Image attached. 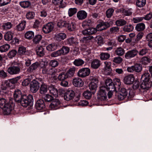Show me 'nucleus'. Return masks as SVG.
<instances>
[{
    "mask_svg": "<svg viewBox=\"0 0 152 152\" xmlns=\"http://www.w3.org/2000/svg\"><path fill=\"white\" fill-rule=\"evenodd\" d=\"M22 66L23 65L21 63H15L8 68L7 72L10 75L19 74Z\"/></svg>",
    "mask_w": 152,
    "mask_h": 152,
    "instance_id": "obj_1",
    "label": "nucleus"
},
{
    "mask_svg": "<svg viewBox=\"0 0 152 152\" xmlns=\"http://www.w3.org/2000/svg\"><path fill=\"white\" fill-rule=\"evenodd\" d=\"M33 101V98L32 95L29 94L28 96L23 95L18 103H20L22 106L24 107H27Z\"/></svg>",
    "mask_w": 152,
    "mask_h": 152,
    "instance_id": "obj_2",
    "label": "nucleus"
},
{
    "mask_svg": "<svg viewBox=\"0 0 152 152\" xmlns=\"http://www.w3.org/2000/svg\"><path fill=\"white\" fill-rule=\"evenodd\" d=\"M107 88L105 86H102L99 88L98 93V98L101 101H105L107 98Z\"/></svg>",
    "mask_w": 152,
    "mask_h": 152,
    "instance_id": "obj_3",
    "label": "nucleus"
},
{
    "mask_svg": "<svg viewBox=\"0 0 152 152\" xmlns=\"http://www.w3.org/2000/svg\"><path fill=\"white\" fill-rule=\"evenodd\" d=\"M14 105V103L12 100L10 99L9 101V102L7 103L6 106L2 108L4 114L8 115L10 114L13 108Z\"/></svg>",
    "mask_w": 152,
    "mask_h": 152,
    "instance_id": "obj_4",
    "label": "nucleus"
},
{
    "mask_svg": "<svg viewBox=\"0 0 152 152\" xmlns=\"http://www.w3.org/2000/svg\"><path fill=\"white\" fill-rule=\"evenodd\" d=\"M90 73V69L88 68H83L78 72L77 75L81 77H84L88 76Z\"/></svg>",
    "mask_w": 152,
    "mask_h": 152,
    "instance_id": "obj_5",
    "label": "nucleus"
},
{
    "mask_svg": "<svg viewBox=\"0 0 152 152\" xmlns=\"http://www.w3.org/2000/svg\"><path fill=\"white\" fill-rule=\"evenodd\" d=\"M98 84V80L96 77H94L91 80V83L89 84V88L91 90H93V93H95Z\"/></svg>",
    "mask_w": 152,
    "mask_h": 152,
    "instance_id": "obj_6",
    "label": "nucleus"
},
{
    "mask_svg": "<svg viewBox=\"0 0 152 152\" xmlns=\"http://www.w3.org/2000/svg\"><path fill=\"white\" fill-rule=\"evenodd\" d=\"M61 106V102L58 99H53L49 105V107L52 110H56L60 108Z\"/></svg>",
    "mask_w": 152,
    "mask_h": 152,
    "instance_id": "obj_7",
    "label": "nucleus"
},
{
    "mask_svg": "<svg viewBox=\"0 0 152 152\" xmlns=\"http://www.w3.org/2000/svg\"><path fill=\"white\" fill-rule=\"evenodd\" d=\"M138 53V50L136 49H134L127 51L125 53V57L127 59H130L137 56Z\"/></svg>",
    "mask_w": 152,
    "mask_h": 152,
    "instance_id": "obj_8",
    "label": "nucleus"
},
{
    "mask_svg": "<svg viewBox=\"0 0 152 152\" xmlns=\"http://www.w3.org/2000/svg\"><path fill=\"white\" fill-rule=\"evenodd\" d=\"M39 87V85L38 82L33 80L30 85V90L32 93H35L38 91Z\"/></svg>",
    "mask_w": 152,
    "mask_h": 152,
    "instance_id": "obj_9",
    "label": "nucleus"
},
{
    "mask_svg": "<svg viewBox=\"0 0 152 152\" xmlns=\"http://www.w3.org/2000/svg\"><path fill=\"white\" fill-rule=\"evenodd\" d=\"M54 26V24L53 23H48L43 27L42 31L45 34L49 33L52 31Z\"/></svg>",
    "mask_w": 152,
    "mask_h": 152,
    "instance_id": "obj_10",
    "label": "nucleus"
},
{
    "mask_svg": "<svg viewBox=\"0 0 152 152\" xmlns=\"http://www.w3.org/2000/svg\"><path fill=\"white\" fill-rule=\"evenodd\" d=\"M45 105L43 100L39 99L37 100L35 104L36 109L39 111L45 110Z\"/></svg>",
    "mask_w": 152,
    "mask_h": 152,
    "instance_id": "obj_11",
    "label": "nucleus"
},
{
    "mask_svg": "<svg viewBox=\"0 0 152 152\" xmlns=\"http://www.w3.org/2000/svg\"><path fill=\"white\" fill-rule=\"evenodd\" d=\"M75 95L74 91L72 90L67 91L64 95V98L67 101H69L73 98Z\"/></svg>",
    "mask_w": 152,
    "mask_h": 152,
    "instance_id": "obj_12",
    "label": "nucleus"
},
{
    "mask_svg": "<svg viewBox=\"0 0 152 152\" xmlns=\"http://www.w3.org/2000/svg\"><path fill=\"white\" fill-rule=\"evenodd\" d=\"M134 78L133 74H130L125 76L124 79V81L125 84H132L134 81Z\"/></svg>",
    "mask_w": 152,
    "mask_h": 152,
    "instance_id": "obj_13",
    "label": "nucleus"
},
{
    "mask_svg": "<svg viewBox=\"0 0 152 152\" xmlns=\"http://www.w3.org/2000/svg\"><path fill=\"white\" fill-rule=\"evenodd\" d=\"M97 28H90L88 29L83 30L82 33L84 35H92L96 33L98 31Z\"/></svg>",
    "mask_w": 152,
    "mask_h": 152,
    "instance_id": "obj_14",
    "label": "nucleus"
},
{
    "mask_svg": "<svg viewBox=\"0 0 152 152\" xmlns=\"http://www.w3.org/2000/svg\"><path fill=\"white\" fill-rule=\"evenodd\" d=\"M110 26L109 23L107 22H102L97 25L96 28H98V31H101L106 29Z\"/></svg>",
    "mask_w": 152,
    "mask_h": 152,
    "instance_id": "obj_15",
    "label": "nucleus"
},
{
    "mask_svg": "<svg viewBox=\"0 0 152 152\" xmlns=\"http://www.w3.org/2000/svg\"><path fill=\"white\" fill-rule=\"evenodd\" d=\"M104 71L105 74L109 75L111 73L112 69L111 67V63L109 61H105L104 62Z\"/></svg>",
    "mask_w": 152,
    "mask_h": 152,
    "instance_id": "obj_16",
    "label": "nucleus"
},
{
    "mask_svg": "<svg viewBox=\"0 0 152 152\" xmlns=\"http://www.w3.org/2000/svg\"><path fill=\"white\" fill-rule=\"evenodd\" d=\"M105 86L107 90H110V89H113L112 91H115L114 86L113 85L112 80L110 78L107 79L105 81Z\"/></svg>",
    "mask_w": 152,
    "mask_h": 152,
    "instance_id": "obj_17",
    "label": "nucleus"
},
{
    "mask_svg": "<svg viewBox=\"0 0 152 152\" xmlns=\"http://www.w3.org/2000/svg\"><path fill=\"white\" fill-rule=\"evenodd\" d=\"M105 86L107 90H110V89H113L112 91H115L114 86L113 85L112 80L110 78L107 79L105 81Z\"/></svg>",
    "mask_w": 152,
    "mask_h": 152,
    "instance_id": "obj_18",
    "label": "nucleus"
},
{
    "mask_svg": "<svg viewBox=\"0 0 152 152\" xmlns=\"http://www.w3.org/2000/svg\"><path fill=\"white\" fill-rule=\"evenodd\" d=\"M73 84L77 87H81L83 85V82L82 80L79 77H76L72 80Z\"/></svg>",
    "mask_w": 152,
    "mask_h": 152,
    "instance_id": "obj_19",
    "label": "nucleus"
},
{
    "mask_svg": "<svg viewBox=\"0 0 152 152\" xmlns=\"http://www.w3.org/2000/svg\"><path fill=\"white\" fill-rule=\"evenodd\" d=\"M151 86L152 83L149 80H143L141 84L140 87L143 89L148 90Z\"/></svg>",
    "mask_w": 152,
    "mask_h": 152,
    "instance_id": "obj_20",
    "label": "nucleus"
},
{
    "mask_svg": "<svg viewBox=\"0 0 152 152\" xmlns=\"http://www.w3.org/2000/svg\"><path fill=\"white\" fill-rule=\"evenodd\" d=\"M42 71L43 74H46L50 75H54L56 73L55 69L52 68H44Z\"/></svg>",
    "mask_w": 152,
    "mask_h": 152,
    "instance_id": "obj_21",
    "label": "nucleus"
},
{
    "mask_svg": "<svg viewBox=\"0 0 152 152\" xmlns=\"http://www.w3.org/2000/svg\"><path fill=\"white\" fill-rule=\"evenodd\" d=\"M52 3L55 5L58 6L59 8H64L66 6V4L63 0H52Z\"/></svg>",
    "mask_w": 152,
    "mask_h": 152,
    "instance_id": "obj_22",
    "label": "nucleus"
},
{
    "mask_svg": "<svg viewBox=\"0 0 152 152\" xmlns=\"http://www.w3.org/2000/svg\"><path fill=\"white\" fill-rule=\"evenodd\" d=\"M23 95H21V93L19 90H15L14 94V97L15 101L19 102L22 97Z\"/></svg>",
    "mask_w": 152,
    "mask_h": 152,
    "instance_id": "obj_23",
    "label": "nucleus"
},
{
    "mask_svg": "<svg viewBox=\"0 0 152 152\" xmlns=\"http://www.w3.org/2000/svg\"><path fill=\"white\" fill-rule=\"evenodd\" d=\"M58 43H54L50 44L46 47L47 49L49 51H53L56 50L58 48L60 47Z\"/></svg>",
    "mask_w": 152,
    "mask_h": 152,
    "instance_id": "obj_24",
    "label": "nucleus"
},
{
    "mask_svg": "<svg viewBox=\"0 0 152 152\" xmlns=\"http://www.w3.org/2000/svg\"><path fill=\"white\" fill-rule=\"evenodd\" d=\"M1 88L3 90H6L8 88H12L13 86L10 83L9 80H5L2 83Z\"/></svg>",
    "mask_w": 152,
    "mask_h": 152,
    "instance_id": "obj_25",
    "label": "nucleus"
},
{
    "mask_svg": "<svg viewBox=\"0 0 152 152\" xmlns=\"http://www.w3.org/2000/svg\"><path fill=\"white\" fill-rule=\"evenodd\" d=\"M77 16L79 20H83L87 17V14L85 11L82 10L79 11L77 12Z\"/></svg>",
    "mask_w": 152,
    "mask_h": 152,
    "instance_id": "obj_26",
    "label": "nucleus"
},
{
    "mask_svg": "<svg viewBox=\"0 0 152 152\" xmlns=\"http://www.w3.org/2000/svg\"><path fill=\"white\" fill-rule=\"evenodd\" d=\"M66 43L67 44L70 45H74L77 44L78 42L76 38L71 37L66 40Z\"/></svg>",
    "mask_w": 152,
    "mask_h": 152,
    "instance_id": "obj_27",
    "label": "nucleus"
},
{
    "mask_svg": "<svg viewBox=\"0 0 152 152\" xmlns=\"http://www.w3.org/2000/svg\"><path fill=\"white\" fill-rule=\"evenodd\" d=\"M66 37V34L63 33H60L57 34L55 35L56 39L58 41H61L64 40Z\"/></svg>",
    "mask_w": 152,
    "mask_h": 152,
    "instance_id": "obj_28",
    "label": "nucleus"
},
{
    "mask_svg": "<svg viewBox=\"0 0 152 152\" xmlns=\"http://www.w3.org/2000/svg\"><path fill=\"white\" fill-rule=\"evenodd\" d=\"M48 90L50 94H52L55 97H57L58 96V91L54 87L51 85L48 87Z\"/></svg>",
    "mask_w": 152,
    "mask_h": 152,
    "instance_id": "obj_29",
    "label": "nucleus"
},
{
    "mask_svg": "<svg viewBox=\"0 0 152 152\" xmlns=\"http://www.w3.org/2000/svg\"><path fill=\"white\" fill-rule=\"evenodd\" d=\"M36 51L37 55L40 56H42L44 55V49L42 46H37L36 48Z\"/></svg>",
    "mask_w": 152,
    "mask_h": 152,
    "instance_id": "obj_30",
    "label": "nucleus"
},
{
    "mask_svg": "<svg viewBox=\"0 0 152 152\" xmlns=\"http://www.w3.org/2000/svg\"><path fill=\"white\" fill-rule=\"evenodd\" d=\"M100 65V61L98 59L94 60L91 62V66L94 69H97L99 68Z\"/></svg>",
    "mask_w": 152,
    "mask_h": 152,
    "instance_id": "obj_31",
    "label": "nucleus"
},
{
    "mask_svg": "<svg viewBox=\"0 0 152 152\" xmlns=\"http://www.w3.org/2000/svg\"><path fill=\"white\" fill-rule=\"evenodd\" d=\"M66 27L69 31H73L75 29L76 25L74 22L67 21Z\"/></svg>",
    "mask_w": 152,
    "mask_h": 152,
    "instance_id": "obj_32",
    "label": "nucleus"
},
{
    "mask_svg": "<svg viewBox=\"0 0 152 152\" xmlns=\"http://www.w3.org/2000/svg\"><path fill=\"white\" fill-rule=\"evenodd\" d=\"M39 62H36L32 64L31 65L29 66L28 69V71L29 72H33L39 66Z\"/></svg>",
    "mask_w": 152,
    "mask_h": 152,
    "instance_id": "obj_33",
    "label": "nucleus"
},
{
    "mask_svg": "<svg viewBox=\"0 0 152 152\" xmlns=\"http://www.w3.org/2000/svg\"><path fill=\"white\" fill-rule=\"evenodd\" d=\"M113 83L114 86L115 91L117 89L119 90L120 86L121 85V82L119 79L117 78H115L113 80Z\"/></svg>",
    "mask_w": 152,
    "mask_h": 152,
    "instance_id": "obj_34",
    "label": "nucleus"
},
{
    "mask_svg": "<svg viewBox=\"0 0 152 152\" xmlns=\"http://www.w3.org/2000/svg\"><path fill=\"white\" fill-rule=\"evenodd\" d=\"M48 86L45 83H42L40 86L39 89L40 93L41 94L46 93L48 91Z\"/></svg>",
    "mask_w": 152,
    "mask_h": 152,
    "instance_id": "obj_35",
    "label": "nucleus"
},
{
    "mask_svg": "<svg viewBox=\"0 0 152 152\" xmlns=\"http://www.w3.org/2000/svg\"><path fill=\"white\" fill-rule=\"evenodd\" d=\"M26 25V22L23 21L16 26L17 30L19 31H21L24 29Z\"/></svg>",
    "mask_w": 152,
    "mask_h": 152,
    "instance_id": "obj_36",
    "label": "nucleus"
},
{
    "mask_svg": "<svg viewBox=\"0 0 152 152\" xmlns=\"http://www.w3.org/2000/svg\"><path fill=\"white\" fill-rule=\"evenodd\" d=\"M12 26L11 22H7L3 23L1 26L2 28L4 30H8L10 29Z\"/></svg>",
    "mask_w": 152,
    "mask_h": 152,
    "instance_id": "obj_37",
    "label": "nucleus"
},
{
    "mask_svg": "<svg viewBox=\"0 0 152 152\" xmlns=\"http://www.w3.org/2000/svg\"><path fill=\"white\" fill-rule=\"evenodd\" d=\"M13 34L12 31H9L7 32L4 35V39L6 41H10L13 38Z\"/></svg>",
    "mask_w": 152,
    "mask_h": 152,
    "instance_id": "obj_38",
    "label": "nucleus"
},
{
    "mask_svg": "<svg viewBox=\"0 0 152 152\" xmlns=\"http://www.w3.org/2000/svg\"><path fill=\"white\" fill-rule=\"evenodd\" d=\"M76 69L75 67H73L70 68L66 73L68 77H71L74 76Z\"/></svg>",
    "mask_w": 152,
    "mask_h": 152,
    "instance_id": "obj_39",
    "label": "nucleus"
},
{
    "mask_svg": "<svg viewBox=\"0 0 152 152\" xmlns=\"http://www.w3.org/2000/svg\"><path fill=\"white\" fill-rule=\"evenodd\" d=\"M130 91V90H126L124 88H122L119 91V94H121L125 97L127 96L128 95V96H131Z\"/></svg>",
    "mask_w": 152,
    "mask_h": 152,
    "instance_id": "obj_40",
    "label": "nucleus"
},
{
    "mask_svg": "<svg viewBox=\"0 0 152 152\" xmlns=\"http://www.w3.org/2000/svg\"><path fill=\"white\" fill-rule=\"evenodd\" d=\"M127 23V22L125 20L123 19H120L116 20L115 21V24L118 26H122L125 25Z\"/></svg>",
    "mask_w": 152,
    "mask_h": 152,
    "instance_id": "obj_41",
    "label": "nucleus"
},
{
    "mask_svg": "<svg viewBox=\"0 0 152 152\" xmlns=\"http://www.w3.org/2000/svg\"><path fill=\"white\" fill-rule=\"evenodd\" d=\"M145 28V25L143 23L137 24L135 27V29L137 31H141Z\"/></svg>",
    "mask_w": 152,
    "mask_h": 152,
    "instance_id": "obj_42",
    "label": "nucleus"
},
{
    "mask_svg": "<svg viewBox=\"0 0 152 152\" xmlns=\"http://www.w3.org/2000/svg\"><path fill=\"white\" fill-rule=\"evenodd\" d=\"M19 4L22 7L25 8L30 7L31 3L29 1H25L20 2Z\"/></svg>",
    "mask_w": 152,
    "mask_h": 152,
    "instance_id": "obj_43",
    "label": "nucleus"
},
{
    "mask_svg": "<svg viewBox=\"0 0 152 152\" xmlns=\"http://www.w3.org/2000/svg\"><path fill=\"white\" fill-rule=\"evenodd\" d=\"M151 59L148 57L144 56L142 57L140 61V62L142 64L146 65L150 63Z\"/></svg>",
    "mask_w": 152,
    "mask_h": 152,
    "instance_id": "obj_44",
    "label": "nucleus"
},
{
    "mask_svg": "<svg viewBox=\"0 0 152 152\" xmlns=\"http://www.w3.org/2000/svg\"><path fill=\"white\" fill-rule=\"evenodd\" d=\"M91 20L90 19H87L83 22L82 24V26L84 28H86L91 26Z\"/></svg>",
    "mask_w": 152,
    "mask_h": 152,
    "instance_id": "obj_45",
    "label": "nucleus"
},
{
    "mask_svg": "<svg viewBox=\"0 0 152 152\" xmlns=\"http://www.w3.org/2000/svg\"><path fill=\"white\" fill-rule=\"evenodd\" d=\"M146 3V0H137L136 1V5L138 7H144Z\"/></svg>",
    "mask_w": 152,
    "mask_h": 152,
    "instance_id": "obj_46",
    "label": "nucleus"
},
{
    "mask_svg": "<svg viewBox=\"0 0 152 152\" xmlns=\"http://www.w3.org/2000/svg\"><path fill=\"white\" fill-rule=\"evenodd\" d=\"M61 55H64L67 54L69 51V48L66 46H63L59 50Z\"/></svg>",
    "mask_w": 152,
    "mask_h": 152,
    "instance_id": "obj_47",
    "label": "nucleus"
},
{
    "mask_svg": "<svg viewBox=\"0 0 152 152\" xmlns=\"http://www.w3.org/2000/svg\"><path fill=\"white\" fill-rule=\"evenodd\" d=\"M34 36V32L32 31H28L25 34V37L26 39H32Z\"/></svg>",
    "mask_w": 152,
    "mask_h": 152,
    "instance_id": "obj_48",
    "label": "nucleus"
},
{
    "mask_svg": "<svg viewBox=\"0 0 152 152\" xmlns=\"http://www.w3.org/2000/svg\"><path fill=\"white\" fill-rule=\"evenodd\" d=\"M68 78L66 73L62 72L59 74L58 77V79L59 80H64Z\"/></svg>",
    "mask_w": 152,
    "mask_h": 152,
    "instance_id": "obj_49",
    "label": "nucleus"
},
{
    "mask_svg": "<svg viewBox=\"0 0 152 152\" xmlns=\"http://www.w3.org/2000/svg\"><path fill=\"white\" fill-rule=\"evenodd\" d=\"M84 63V61L80 58L75 59L73 62L74 64L77 66H81Z\"/></svg>",
    "mask_w": 152,
    "mask_h": 152,
    "instance_id": "obj_50",
    "label": "nucleus"
},
{
    "mask_svg": "<svg viewBox=\"0 0 152 152\" xmlns=\"http://www.w3.org/2000/svg\"><path fill=\"white\" fill-rule=\"evenodd\" d=\"M21 78V76H19L10 79L9 80L10 83L12 85V84L14 85L17 83Z\"/></svg>",
    "mask_w": 152,
    "mask_h": 152,
    "instance_id": "obj_51",
    "label": "nucleus"
},
{
    "mask_svg": "<svg viewBox=\"0 0 152 152\" xmlns=\"http://www.w3.org/2000/svg\"><path fill=\"white\" fill-rule=\"evenodd\" d=\"M115 52L118 56H122L125 53V50L123 48L120 47L116 49Z\"/></svg>",
    "mask_w": 152,
    "mask_h": 152,
    "instance_id": "obj_52",
    "label": "nucleus"
},
{
    "mask_svg": "<svg viewBox=\"0 0 152 152\" xmlns=\"http://www.w3.org/2000/svg\"><path fill=\"white\" fill-rule=\"evenodd\" d=\"M134 27L131 24L126 25L123 28V30L124 31L128 32H130L132 31Z\"/></svg>",
    "mask_w": 152,
    "mask_h": 152,
    "instance_id": "obj_53",
    "label": "nucleus"
},
{
    "mask_svg": "<svg viewBox=\"0 0 152 152\" xmlns=\"http://www.w3.org/2000/svg\"><path fill=\"white\" fill-rule=\"evenodd\" d=\"M10 45L8 44L3 45L0 47V51L1 52L7 51L10 48Z\"/></svg>",
    "mask_w": 152,
    "mask_h": 152,
    "instance_id": "obj_54",
    "label": "nucleus"
},
{
    "mask_svg": "<svg viewBox=\"0 0 152 152\" xmlns=\"http://www.w3.org/2000/svg\"><path fill=\"white\" fill-rule=\"evenodd\" d=\"M110 54L107 53H102L99 55L100 59L102 60H107L110 57Z\"/></svg>",
    "mask_w": 152,
    "mask_h": 152,
    "instance_id": "obj_55",
    "label": "nucleus"
},
{
    "mask_svg": "<svg viewBox=\"0 0 152 152\" xmlns=\"http://www.w3.org/2000/svg\"><path fill=\"white\" fill-rule=\"evenodd\" d=\"M26 53V49L25 47L21 46L19 48L18 53L19 55H25Z\"/></svg>",
    "mask_w": 152,
    "mask_h": 152,
    "instance_id": "obj_56",
    "label": "nucleus"
},
{
    "mask_svg": "<svg viewBox=\"0 0 152 152\" xmlns=\"http://www.w3.org/2000/svg\"><path fill=\"white\" fill-rule=\"evenodd\" d=\"M135 72L140 73L142 70V65L139 64H136L134 65Z\"/></svg>",
    "mask_w": 152,
    "mask_h": 152,
    "instance_id": "obj_57",
    "label": "nucleus"
},
{
    "mask_svg": "<svg viewBox=\"0 0 152 152\" xmlns=\"http://www.w3.org/2000/svg\"><path fill=\"white\" fill-rule=\"evenodd\" d=\"M77 12V9L76 8H70L68 11V14L69 17L72 16Z\"/></svg>",
    "mask_w": 152,
    "mask_h": 152,
    "instance_id": "obj_58",
    "label": "nucleus"
},
{
    "mask_svg": "<svg viewBox=\"0 0 152 152\" xmlns=\"http://www.w3.org/2000/svg\"><path fill=\"white\" fill-rule=\"evenodd\" d=\"M114 10L113 8H109L106 11V15L107 18H110L113 15Z\"/></svg>",
    "mask_w": 152,
    "mask_h": 152,
    "instance_id": "obj_59",
    "label": "nucleus"
},
{
    "mask_svg": "<svg viewBox=\"0 0 152 152\" xmlns=\"http://www.w3.org/2000/svg\"><path fill=\"white\" fill-rule=\"evenodd\" d=\"M148 49L145 48H143L138 51L139 55L141 56H143L148 53Z\"/></svg>",
    "mask_w": 152,
    "mask_h": 152,
    "instance_id": "obj_60",
    "label": "nucleus"
},
{
    "mask_svg": "<svg viewBox=\"0 0 152 152\" xmlns=\"http://www.w3.org/2000/svg\"><path fill=\"white\" fill-rule=\"evenodd\" d=\"M123 15L125 16H130L131 15L132 12L131 9H123L121 10Z\"/></svg>",
    "mask_w": 152,
    "mask_h": 152,
    "instance_id": "obj_61",
    "label": "nucleus"
},
{
    "mask_svg": "<svg viewBox=\"0 0 152 152\" xmlns=\"http://www.w3.org/2000/svg\"><path fill=\"white\" fill-rule=\"evenodd\" d=\"M9 101H8L5 99L2 98L0 99V107L2 108L6 105V104L8 103Z\"/></svg>",
    "mask_w": 152,
    "mask_h": 152,
    "instance_id": "obj_62",
    "label": "nucleus"
},
{
    "mask_svg": "<svg viewBox=\"0 0 152 152\" xmlns=\"http://www.w3.org/2000/svg\"><path fill=\"white\" fill-rule=\"evenodd\" d=\"M42 38V36L41 35L39 34L36 35L33 39V41L35 43L37 44L40 41Z\"/></svg>",
    "mask_w": 152,
    "mask_h": 152,
    "instance_id": "obj_63",
    "label": "nucleus"
},
{
    "mask_svg": "<svg viewBox=\"0 0 152 152\" xmlns=\"http://www.w3.org/2000/svg\"><path fill=\"white\" fill-rule=\"evenodd\" d=\"M92 94L91 91L87 90L83 93V96L86 99H90L91 96Z\"/></svg>",
    "mask_w": 152,
    "mask_h": 152,
    "instance_id": "obj_64",
    "label": "nucleus"
}]
</instances>
